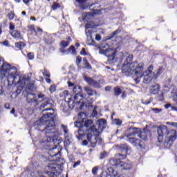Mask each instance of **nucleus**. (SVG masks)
Masks as SVG:
<instances>
[{
  "mask_svg": "<svg viewBox=\"0 0 177 177\" xmlns=\"http://www.w3.org/2000/svg\"><path fill=\"white\" fill-rule=\"evenodd\" d=\"M53 113H47L43 115V117L40 118L39 122L40 124L37 125V129L39 131L47 138V140H53L55 147H53L50 151L49 154L50 157H57V158L53 159V161L55 162H60L62 160V147H60V143L63 142L62 139L53 140V136H56V124L55 123V120L52 118Z\"/></svg>",
  "mask_w": 177,
  "mask_h": 177,
  "instance_id": "f257e3e1",
  "label": "nucleus"
},
{
  "mask_svg": "<svg viewBox=\"0 0 177 177\" xmlns=\"http://www.w3.org/2000/svg\"><path fill=\"white\" fill-rule=\"evenodd\" d=\"M78 121L75 122V127L79 128V136L77 139H82L86 136L90 143L91 147H95L96 145H102V138L99 136V130L96 129V126L93 125V120H86V114L84 112H80L77 116Z\"/></svg>",
  "mask_w": 177,
  "mask_h": 177,
  "instance_id": "f03ea898",
  "label": "nucleus"
},
{
  "mask_svg": "<svg viewBox=\"0 0 177 177\" xmlns=\"http://www.w3.org/2000/svg\"><path fill=\"white\" fill-rule=\"evenodd\" d=\"M30 81L31 78L28 76L19 78V81L17 83V89L15 92L16 96L20 95L24 88L28 89V91H34L35 88V84H34V82Z\"/></svg>",
  "mask_w": 177,
  "mask_h": 177,
  "instance_id": "7ed1b4c3",
  "label": "nucleus"
},
{
  "mask_svg": "<svg viewBox=\"0 0 177 177\" xmlns=\"http://www.w3.org/2000/svg\"><path fill=\"white\" fill-rule=\"evenodd\" d=\"M116 157H119L120 159L112 158L109 160L112 167H115V168L119 171H129V169H132V165L131 164L121 160H125V158H127V155L118 153Z\"/></svg>",
  "mask_w": 177,
  "mask_h": 177,
  "instance_id": "20e7f679",
  "label": "nucleus"
},
{
  "mask_svg": "<svg viewBox=\"0 0 177 177\" xmlns=\"http://www.w3.org/2000/svg\"><path fill=\"white\" fill-rule=\"evenodd\" d=\"M139 128L137 127H130L127 130V136L128 138L127 142L135 146L136 147H140V149H145V142L142 140H139L136 138H132L131 136H136L138 135V130Z\"/></svg>",
  "mask_w": 177,
  "mask_h": 177,
  "instance_id": "39448f33",
  "label": "nucleus"
},
{
  "mask_svg": "<svg viewBox=\"0 0 177 177\" xmlns=\"http://www.w3.org/2000/svg\"><path fill=\"white\" fill-rule=\"evenodd\" d=\"M73 92L75 95L73 103L76 104H80V109H82L84 106L86 107H91L92 106V101L88 100V102H84V95H82V90L80 86H75L73 89Z\"/></svg>",
  "mask_w": 177,
  "mask_h": 177,
  "instance_id": "423d86ee",
  "label": "nucleus"
},
{
  "mask_svg": "<svg viewBox=\"0 0 177 177\" xmlns=\"http://www.w3.org/2000/svg\"><path fill=\"white\" fill-rule=\"evenodd\" d=\"M133 69L129 72V73H124L125 75H133L136 77L134 81L136 84H139L140 82V78L145 75V64L143 62H140V64H133Z\"/></svg>",
  "mask_w": 177,
  "mask_h": 177,
  "instance_id": "0eeeda50",
  "label": "nucleus"
},
{
  "mask_svg": "<svg viewBox=\"0 0 177 177\" xmlns=\"http://www.w3.org/2000/svg\"><path fill=\"white\" fill-rule=\"evenodd\" d=\"M133 60V55H129L128 57H127L124 63L123 64L122 66V73L123 74H129V71H132V70H135L136 68H133L132 67V66H133V64H137V66H139V64H140V63L138 62H132V61Z\"/></svg>",
  "mask_w": 177,
  "mask_h": 177,
  "instance_id": "6e6552de",
  "label": "nucleus"
},
{
  "mask_svg": "<svg viewBox=\"0 0 177 177\" xmlns=\"http://www.w3.org/2000/svg\"><path fill=\"white\" fill-rule=\"evenodd\" d=\"M177 139V132L176 130H169L166 135V138L165 139V147H171V145Z\"/></svg>",
  "mask_w": 177,
  "mask_h": 177,
  "instance_id": "1a4fd4ad",
  "label": "nucleus"
},
{
  "mask_svg": "<svg viewBox=\"0 0 177 177\" xmlns=\"http://www.w3.org/2000/svg\"><path fill=\"white\" fill-rule=\"evenodd\" d=\"M99 53L100 55H104L108 57V62H113L115 58V55H117V49L114 48H108V49H103L102 47H99Z\"/></svg>",
  "mask_w": 177,
  "mask_h": 177,
  "instance_id": "9d476101",
  "label": "nucleus"
},
{
  "mask_svg": "<svg viewBox=\"0 0 177 177\" xmlns=\"http://www.w3.org/2000/svg\"><path fill=\"white\" fill-rule=\"evenodd\" d=\"M168 127L164 124H161L158 127L157 133H158V143H162L164 142V135L167 136L168 133Z\"/></svg>",
  "mask_w": 177,
  "mask_h": 177,
  "instance_id": "9b49d317",
  "label": "nucleus"
},
{
  "mask_svg": "<svg viewBox=\"0 0 177 177\" xmlns=\"http://www.w3.org/2000/svg\"><path fill=\"white\" fill-rule=\"evenodd\" d=\"M27 28L33 37H37V38H39V37L44 34V30L39 26H37L35 28V25L34 24L28 25Z\"/></svg>",
  "mask_w": 177,
  "mask_h": 177,
  "instance_id": "f8f14e48",
  "label": "nucleus"
},
{
  "mask_svg": "<svg viewBox=\"0 0 177 177\" xmlns=\"http://www.w3.org/2000/svg\"><path fill=\"white\" fill-rule=\"evenodd\" d=\"M7 74L8 75V84H10V80H12V84H15L16 82L15 80L17 78V68H16V67L15 66H12L11 65L10 66V69H8Z\"/></svg>",
  "mask_w": 177,
  "mask_h": 177,
  "instance_id": "ddd939ff",
  "label": "nucleus"
},
{
  "mask_svg": "<svg viewBox=\"0 0 177 177\" xmlns=\"http://www.w3.org/2000/svg\"><path fill=\"white\" fill-rule=\"evenodd\" d=\"M10 64H8V62H3L0 59V73L4 77H6L8 72L10 68Z\"/></svg>",
  "mask_w": 177,
  "mask_h": 177,
  "instance_id": "4468645a",
  "label": "nucleus"
},
{
  "mask_svg": "<svg viewBox=\"0 0 177 177\" xmlns=\"http://www.w3.org/2000/svg\"><path fill=\"white\" fill-rule=\"evenodd\" d=\"M45 94H39L37 95L38 99H43L41 100L42 103L40 106L41 109H45L48 104H50V99L48 97H45Z\"/></svg>",
  "mask_w": 177,
  "mask_h": 177,
  "instance_id": "2eb2a0df",
  "label": "nucleus"
},
{
  "mask_svg": "<svg viewBox=\"0 0 177 177\" xmlns=\"http://www.w3.org/2000/svg\"><path fill=\"white\" fill-rule=\"evenodd\" d=\"M86 35L87 37V45H95V40L93 39V37H92V35L93 34V30H85Z\"/></svg>",
  "mask_w": 177,
  "mask_h": 177,
  "instance_id": "dca6fc26",
  "label": "nucleus"
},
{
  "mask_svg": "<svg viewBox=\"0 0 177 177\" xmlns=\"http://www.w3.org/2000/svg\"><path fill=\"white\" fill-rule=\"evenodd\" d=\"M84 80L90 86H93V88H100V82L92 79L91 77H85Z\"/></svg>",
  "mask_w": 177,
  "mask_h": 177,
  "instance_id": "f3484780",
  "label": "nucleus"
},
{
  "mask_svg": "<svg viewBox=\"0 0 177 177\" xmlns=\"http://www.w3.org/2000/svg\"><path fill=\"white\" fill-rule=\"evenodd\" d=\"M160 89H161L160 84H155L151 86L149 88V93H151V95H158V93L160 92Z\"/></svg>",
  "mask_w": 177,
  "mask_h": 177,
  "instance_id": "a211bd4d",
  "label": "nucleus"
},
{
  "mask_svg": "<svg viewBox=\"0 0 177 177\" xmlns=\"http://www.w3.org/2000/svg\"><path fill=\"white\" fill-rule=\"evenodd\" d=\"M79 6V8L82 10H85V9H88V3H86L88 0H75Z\"/></svg>",
  "mask_w": 177,
  "mask_h": 177,
  "instance_id": "6ab92c4d",
  "label": "nucleus"
},
{
  "mask_svg": "<svg viewBox=\"0 0 177 177\" xmlns=\"http://www.w3.org/2000/svg\"><path fill=\"white\" fill-rule=\"evenodd\" d=\"M93 19V12H84L82 15V20L84 21L89 22Z\"/></svg>",
  "mask_w": 177,
  "mask_h": 177,
  "instance_id": "aec40b11",
  "label": "nucleus"
},
{
  "mask_svg": "<svg viewBox=\"0 0 177 177\" xmlns=\"http://www.w3.org/2000/svg\"><path fill=\"white\" fill-rule=\"evenodd\" d=\"M59 46L62 47V48L59 49L60 52L62 53H66V51L64 50V49H66V48H67L68 46H70V41L62 40L59 44Z\"/></svg>",
  "mask_w": 177,
  "mask_h": 177,
  "instance_id": "412c9836",
  "label": "nucleus"
},
{
  "mask_svg": "<svg viewBox=\"0 0 177 177\" xmlns=\"http://www.w3.org/2000/svg\"><path fill=\"white\" fill-rule=\"evenodd\" d=\"M10 35L14 38L15 39H23V37H21V33H20V31L15 30L10 32Z\"/></svg>",
  "mask_w": 177,
  "mask_h": 177,
  "instance_id": "4be33fe9",
  "label": "nucleus"
},
{
  "mask_svg": "<svg viewBox=\"0 0 177 177\" xmlns=\"http://www.w3.org/2000/svg\"><path fill=\"white\" fill-rule=\"evenodd\" d=\"M164 70H165L164 67L160 66L157 70L156 74L154 73H152V75H153L152 78H153V80H157V78H158V77H160V75H161V74L164 73Z\"/></svg>",
  "mask_w": 177,
  "mask_h": 177,
  "instance_id": "5701e85b",
  "label": "nucleus"
},
{
  "mask_svg": "<svg viewBox=\"0 0 177 177\" xmlns=\"http://www.w3.org/2000/svg\"><path fill=\"white\" fill-rule=\"evenodd\" d=\"M43 75L44 77H46L45 80L47 84H50L52 81L50 80V73L48 71V69L46 68L44 69Z\"/></svg>",
  "mask_w": 177,
  "mask_h": 177,
  "instance_id": "b1692460",
  "label": "nucleus"
},
{
  "mask_svg": "<svg viewBox=\"0 0 177 177\" xmlns=\"http://www.w3.org/2000/svg\"><path fill=\"white\" fill-rule=\"evenodd\" d=\"M15 46L17 50H23V48L26 47V44L23 41L16 42Z\"/></svg>",
  "mask_w": 177,
  "mask_h": 177,
  "instance_id": "393cba45",
  "label": "nucleus"
},
{
  "mask_svg": "<svg viewBox=\"0 0 177 177\" xmlns=\"http://www.w3.org/2000/svg\"><path fill=\"white\" fill-rule=\"evenodd\" d=\"M154 78H153V75L150 76V75H146L144 77L143 82L144 84H150L151 81H153Z\"/></svg>",
  "mask_w": 177,
  "mask_h": 177,
  "instance_id": "a878e982",
  "label": "nucleus"
},
{
  "mask_svg": "<svg viewBox=\"0 0 177 177\" xmlns=\"http://www.w3.org/2000/svg\"><path fill=\"white\" fill-rule=\"evenodd\" d=\"M84 91L86 92L88 96H93V95H96V91L91 88L89 86L85 87Z\"/></svg>",
  "mask_w": 177,
  "mask_h": 177,
  "instance_id": "bb28decb",
  "label": "nucleus"
},
{
  "mask_svg": "<svg viewBox=\"0 0 177 177\" xmlns=\"http://www.w3.org/2000/svg\"><path fill=\"white\" fill-rule=\"evenodd\" d=\"M83 62L84 66H85V68H87V70H92V66L91 64H89V62H88V59H86V57L83 58Z\"/></svg>",
  "mask_w": 177,
  "mask_h": 177,
  "instance_id": "cd10ccee",
  "label": "nucleus"
},
{
  "mask_svg": "<svg viewBox=\"0 0 177 177\" xmlns=\"http://www.w3.org/2000/svg\"><path fill=\"white\" fill-rule=\"evenodd\" d=\"M44 42L47 44V45H52V44H53V37H52V36L46 37L44 38Z\"/></svg>",
  "mask_w": 177,
  "mask_h": 177,
  "instance_id": "c85d7f7f",
  "label": "nucleus"
},
{
  "mask_svg": "<svg viewBox=\"0 0 177 177\" xmlns=\"http://www.w3.org/2000/svg\"><path fill=\"white\" fill-rule=\"evenodd\" d=\"M121 28H118L116 30L113 31L110 37L108 38V39H111L113 38H114V37H115V35H118V34H120V32H121Z\"/></svg>",
  "mask_w": 177,
  "mask_h": 177,
  "instance_id": "c756f323",
  "label": "nucleus"
},
{
  "mask_svg": "<svg viewBox=\"0 0 177 177\" xmlns=\"http://www.w3.org/2000/svg\"><path fill=\"white\" fill-rule=\"evenodd\" d=\"M113 92H114L115 96H120L121 93H122V91L120 87H114Z\"/></svg>",
  "mask_w": 177,
  "mask_h": 177,
  "instance_id": "7c9ffc66",
  "label": "nucleus"
},
{
  "mask_svg": "<svg viewBox=\"0 0 177 177\" xmlns=\"http://www.w3.org/2000/svg\"><path fill=\"white\" fill-rule=\"evenodd\" d=\"M84 27L86 30H88V28H95V27H96V25H95V23L93 22H88L85 24Z\"/></svg>",
  "mask_w": 177,
  "mask_h": 177,
  "instance_id": "2f4dec72",
  "label": "nucleus"
},
{
  "mask_svg": "<svg viewBox=\"0 0 177 177\" xmlns=\"http://www.w3.org/2000/svg\"><path fill=\"white\" fill-rule=\"evenodd\" d=\"M48 169H50V171L55 172V171H56V164H55L54 162L49 163L48 165Z\"/></svg>",
  "mask_w": 177,
  "mask_h": 177,
  "instance_id": "473e14b6",
  "label": "nucleus"
},
{
  "mask_svg": "<svg viewBox=\"0 0 177 177\" xmlns=\"http://www.w3.org/2000/svg\"><path fill=\"white\" fill-rule=\"evenodd\" d=\"M70 52L71 53H73V55H77V51L75 50V47L74 46H71L66 52Z\"/></svg>",
  "mask_w": 177,
  "mask_h": 177,
  "instance_id": "72a5a7b5",
  "label": "nucleus"
},
{
  "mask_svg": "<svg viewBox=\"0 0 177 177\" xmlns=\"http://www.w3.org/2000/svg\"><path fill=\"white\" fill-rule=\"evenodd\" d=\"M27 59L28 60H34L35 59V55H34V53H28L26 56Z\"/></svg>",
  "mask_w": 177,
  "mask_h": 177,
  "instance_id": "f704fd0d",
  "label": "nucleus"
},
{
  "mask_svg": "<svg viewBox=\"0 0 177 177\" xmlns=\"http://www.w3.org/2000/svg\"><path fill=\"white\" fill-rule=\"evenodd\" d=\"M153 69H154V66H153V64L149 65L147 69L148 71V74L153 75Z\"/></svg>",
  "mask_w": 177,
  "mask_h": 177,
  "instance_id": "c9c22d12",
  "label": "nucleus"
},
{
  "mask_svg": "<svg viewBox=\"0 0 177 177\" xmlns=\"http://www.w3.org/2000/svg\"><path fill=\"white\" fill-rule=\"evenodd\" d=\"M59 8H60V4L56 2H53V5L51 6V8L53 9V10H56V9H59Z\"/></svg>",
  "mask_w": 177,
  "mask_h": 177,
  "instance_id": "e433bc0d",
  "label": "nucleus"
},
{
  "mask_svg": "<svg viewBox=\"0 0 177 177\" xmlns=\"http://www.w3.org/2000/svg\"><path fill=\"white\" fill-rule=\"evenodd\" d=\"M15 12H10L7 15V17L9 19V20H13V19H15Z\"/></svg>",
  "mask_w": 177,
  "mask_h": 177,
  "instance_id": "4c0bfd02",
  "label": "nucleus"
},
{
  "mask_svg": "<svg viewBox=\"0 0 177 177\" xmlns=\"http://www.w3.org/2000/svg\"><path fill=\"white\" fill-rule=\"evenodd\" d=\"M49 91L50 93H53V92H56V85H51L49 88Z\"/></svg>",
  "mask_w": 177,
  "mask_h": 177,
  "instance_id": "58836bf2",
  "label": "nucleus"
},
{
  "mask_svg": "<svg viewBox=\"0 0 177 177\" xmlns=\"http://www.w3.org/2000/svg\"><path fill=\"white\" fill-rule=\"evenodd\" d=\"M97 109V106H95L91 113L92 117H97V111H96Z\"/></svg>",
  "mask_w": 177,
  "mask_h": 177,
  "instance_id": "ea45409f",
  "label": "nucleus"
},
{
  "mask_svg": "<svg viewBox=\"0 0 177 177\" xmlns=\"http://www.w3.org/2000/svg\"><path fill=\"white\" fill-rule=\"evenodd\" d=\"M81 62H82V57H81V56H77L76 57V64H77V66H80V64H81Z\"/></svg>",
  "mask_w": 177,
  "mask_h": 177,
  "instance_id": "a19ab883",
  "label": "nucleus"
},
{
  "mask_svg": "<svg viewBox=\"0 0 177 177\" xmlns=\"http://www.w3.org/2000/svg\"><path fill=\"white\" fill-rule=\"evenodd\" d=\"M113 122L115 124V125H122V121L120 119H114Z\"/></svg>",
  "mask_w": 177,
  "mask_h": 177,
  "instance_id": "79ce46f5",
  "label": "nucleus"
},
{
  "mask_svg": "<svg viewBox=\"0 0 177 177\" xmlns=\"http://www.w3.org/2000/svg\"><path fill=\"white\" fill-rule=\"evenodd\" d=\"M151 111L156 113V114H158V113H161V111H162V109L158 108H152Z\"/></svg>",
  "mask_w": 177,
  "mask_h": 177,
  "instance_id": "37998d69",
  "label": "nucleus"
},
{
  "mask_svg": "<svg viewBox=\"0 0 177 177\" xmlns=\"http://www.w3.org/2000/svg\"><path fill=\"white\" fill-rule=\"evenodd\" d=\"M158 99L159 100V102H164L165 98H164V93H160L158 96Z\"/></svg>",
  "mask_w": 177,
  "mask_h": 177,
  "instance_id": "c03bdc74",
  "label": "nucleus"
},
{
  "mask_svg": "<svg viewBox=\"0 0 177 177\" xmlns=\"http://www.w3.org/2000/svg\"><path fill=\"white\" fill-rule=\"evenodd\" d=\"M99 170V167H94L93 169H92V174L93 175H97V171Z\"/></svg>",
  "mask_w": 177,
  "mask_h": 177,
  "instance_id": "a18cd8bd",
  "label": "nucleus"
},
{
  "mask_svg": "<svg viewBox=\"0 0 177 177\" xmlns=\"http://www.w3.org/2000/svg\"><path fill=\"white\" fill-rule=\"evenodd\" d=\"M169 107L171 108V110H176V107L174 106H171V104H166L165 105V109H169Z\"/></svg>",
  "mask_w": 177,
  "mask_h": 177,
  "instance_id": "49530a36",
  "label": "nucleus"
},
{
  "mask_svg": "<svg viewBox=\"0 0 177 177\" xmlns=\"http://www.w3.org/2000/svg\"><path fill=\"white\" fill-rule=\"evenodd\" d=\"M80 55H82V56H88V53H86L85 48H83L82 49V50L80 51Z\"/></svg>",
  "mask_w": 177,
  "mask_h": 177,
  "instance_id": "de8ad7c7",
  "label": "nucleus"
},
{
  "mask_svg": "<svg viewBox=\"0 0 177 177\" xmlns=\"http://www.w3.org/2000/svg\"><path fill=\"white\" fill-rule=\"evenodd\" d=\"M114 177H129L128 174H118V173H116V174H114Z\"/></svg>",
  "mask_w": 177,
  "mask_h": 177,
  "instance_id": "09e8293b",
  "label": "nucleus"
},
{
  "mask_svg": "<svg viewBox=\"0 0 177 177\" xmlns=\"http://www.w3.org/2000/svg\"><path fill=\"white\" fill-rule=\"evenodd\" d=\"M80 164H81V160H77V162H75L73 164V168H77V167H78V165H80Z\"/></svg>",
  "mask_w": 177,
  "mask_h": 177,
  "instance_id": "8fccbe9b",
  "label": "nucleus"
},
{
  "mask_svg": "<svg viewBox=\"0 0 177 177\" xmlns=\"http://www.w3.org/2000/svg\"><path fill=\"white\" fill-rule=\"evenodd\" d=\"M70 140H66L64 142V145L65 146V147H68V146H70Z\"/></svg>",
  "mask_w": 177,
  "mask_h": 177,
  "instance_id": "3c124183",
  "label": "nucleus"
},
{
  "mask_svg": "<svg viewBox=\"0 0 177 177\" xmlns=\"http://www.w3.org/2000/svg\"><path fill=\"white\" fill-rule=\"evenodd\" d=\"M9 28H10V31H15V24L10 23V24Z\"/></svg>",
  "mask_w": 177,
  "mask_h": 177,
  "instance_id": "603ef678",
  "label": "nucleus"
},
{
  "mask_svg": "<svg viewBox=\"0 0 177 177\" xmlns=\"http://www.w3.org/2000/svg\"><path fill=\"white\" fill-rule=\"evenodd\" d=\"M100 124H103V125H106L107 122L104 119H100L99 120Z\"/></svg>",
  "mask_w": 177,
  "mask_h": 177,
  "instance_id": "864d4df0",
  "label": "nucleus"
},
{
  "mask_svg": "<svg viewBox=\"0 0 177 177\" xmlns=\"http://www.w3.org/2000/svg\"><path fill=\"white\" fill-rule=\"evenodd\" d=\"M167 125H171L172 127H176V128H177V122H167Z\"/></svg>",
  "mask_w": 177,
  "mask_h": 177,
  "instance_id": "5fc2aeb1",
  "label": "nucleus"
},
{
  "mask_svg": "<svg viewBox=\"0 0 177 177\" xmlns=\"http://www.w3.org/2000/svg\"><path fill=\"white\" fill-rule=\"evenodd\" d=\"M86 139H87V140H84L82 141V145L83 146H88V143H89V140H88V138H86Z\"/></svg>",
  "mask_w": 177,
  "mask_h": 177,
  "instance_id": "6e6d98bb",
  "label": "nucleus"
},
{
  "mask_svg": "<svg viewBox=\"0 0 177 177\" xmlns=\"http://www.w3.org/2000/svg\"><path fill=\"white\" fill-rule=\"evenodd\" d=\"M95 39L96 41H100L102 39V36L100 35V34H97L95 35Z\"/></svg>",
  "mask_w": 177,
  "mask_h": 177,
  "instance_id": "4d7b16f0",
  "label": "nucleus"
},
{
  "mask_svg": "<svg viewBox=\"0 0 177 177\" xmlns=\"http://www.w3.org/2000/svg\"><path fill=\"white\" fill-rule=\"evenodd\" d=\"M121 98L124 99L127 96V92L126 91H122Z\"/></svg>",
  "mask_w": 177,
  "mask_h": 177,
  "instance_id": "13d9d810",
  "label": "nucleus"
},
{
  "mask_svg": "<svg viewBox=\"0 0 177 177\" xmlns=\"http://www.w3.org/2000/svg\"><path fill=\"white\" fill-rule=\"evenodd\" d=\"M3 45H4L5 46H8L9 45V41L8 40L3 41Z\"/></svg>",
  "mask_w": 177,
  "mask_h": 177,
  "instance_id": "bf43d9fd",
  "label": "nucleus"
},
{
  "mask_svg": "<svg viewBox=\"0 0 177 177\" xmlns=\"http://www.w3.org/2000/svg\"><path fill=\"white\" fill-rule=\"evenodd\" d=\"M150 103H151V101L150 100L142 102V104H145V106H147V104H150Z\"/></svg>",
  "mask_w": 177,
  "mask_h": 177,
  "instance_id": "052dcab7",
  "label": "nucleus"
},
{
  "mask_svg": "<svg viewBox=\"0 0 177 177\" xmlns=\"http://www.w3.org/2000/svg\"><path fill=\"white\" fill-rule=\"evenodd\" d=\"M105 91H106V92H110V91H111V86H106L105 87Z\"/></svg>",
  "mask_w": 177,
  "mask_h": 177,
  "instance_id": "680f3d73",
  "label": "nucleus"
},
{
  "mask_svg": "<svg viewBox=\"0 0 177 177\" xmlns=\"http://www.w3.org/2000/svg\"><path fill=\"white\" fill-rule=\"evenodd\" d=\"M68 86L70 87V86H74V83L68 81Z\"/></svg>",
  "mask_w": 177,
  "mask_h": 177,
  "instance_id": "e2e57ef3",
  "label": "nucleus"
},
{
  "mask_svg": "<svg viewBox=\"0 0 177 177\" xmlns=\"http://www.w3.org/2000/svg\"><path fill=\"white\" fill-rule=\"evenodd\" d=\"M24 3H25V5H28V3H30V0H22Z\"/></svg>",
  "mask_w": 177,
  "mask_h": 177,
  "instance_id": "0e129e2a",
  "label": "nucleus"
},
{
  "mask_svg": "<svg viewBox=\"0 0 177 177\" xmlns=\"http://www.w3.org/2000/svg\"><path fill=\"white\" fill-rule=\"evenodd\" d=\"M47 174H48V175H51L52 176H53L54 175H55V172H53V171H48V172H47Z\"/></svg>",
  "mask_w": 177,
  "mask_h": 177,
  "instance_id": "69168bd1",
  "label": "nucleus"
},
{
  "mask_svg": "<svg viewBox=\"0 0 177 177\" xmlns=\"http://www.w3.org/2000/svg\"><path fill=\"white\" fill-rule=\"evenodd\" d=\"M64 95H66V96H70V93H68V91H65L64 92Z\"/></svg>",
  "mask_w": 177,
  "mask_h": 177,
  "instance_id": "338daca9",
  "label": "nucleus"
},
{
  "mask_svg": "<svg viewBox=\"0 0 177 177\" xmlns=\"http://www.w3.org/2000/svg\"><path fill=\"white\" fill-rule=\"evenodd\" d=\"M30 20H32V21H36L37 18H35V17H30Z\"/></svg>",
  "mask_w": 177,
  "mask_h": 177,
  "instance_id": "774afa93",
  "label": "nucleus"
}]
</instances>
